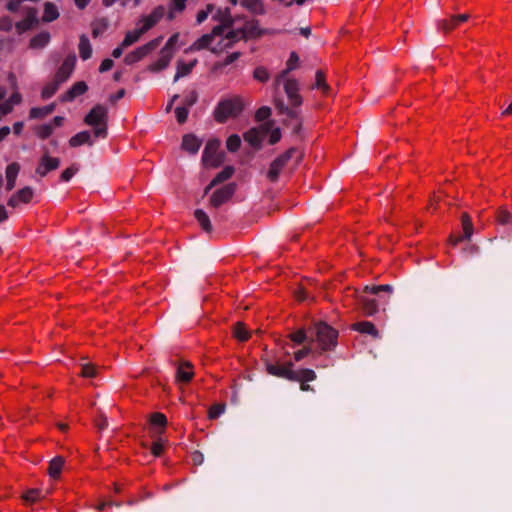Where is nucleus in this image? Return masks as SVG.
I'll return each instance as SVG.
<instances>
[{"label": "nucleus", "mask_w": 512, "mask_h": 512, "mask_svg": "<svg viewBox=\"0 0 512 512\" xmlns=\"http://www.w3.org/2000/svg\"><path fill=\"white\" fill-rule=\"evenodd\" d=\"M188 114H189V109L187 107L179 106L175 109V115H176L177 121L180 124H183L186 122V120L188 118Z\"/></svg>", "instance_id": "obj_54"}, {"label": "nucleus", "mask_w": 512, "mask_h": 512, "mask_svg": "<svg viewBox=\"0 0 512 512\" xmlns=\"http://www.w3.org/2000/svg\"><path fill=\"white\" fill-rule=\"evenodd\" d=\"M61 84L62 83H58V81L56 79H54L52 82L48 83L43 88V90L41 92L42 98L48 99V98L52 97L56 93V91L58 90V88Z\"/></svg>", "instance_id": "obj_46"}, {"label": "nucleus", "mask_w": 512, "mask_h": 512, "mask_svg": "<svg viewBox=\"0 0 512 512\" xmlns=\"http://www.w3.org/2000/svg\"><path fill=\"white\" fill-rule=\"evenodd\" d=\"M240 56H241L240 52H233V53L229 54L222 62L216 63L214 68L220 69L227 65H230L233 62H235L236 60H238L240 58Z\"/></svg>", "instance_id": "obj_51"}, {"label": "nucleus", "mask_w": 512, "mask_h": 512, "mask_svg": "<svg viewBox=\"0 0 512 512\" xmlns=\"http://www.w3.org/2000/svg\"><path fill=\"white\" fill-rule=\"evenodd\" d=\"M461 221L463 228V238H465L466 241H470L474 232L471 218L467 213H463L461 216Z\"/></svg>", "instance_id": "obj_35"}, {"label": "nucleus", "mask_w": 512, "mask_h": 512, "mask_svg": "<svg viewBox=\"0 0 512 512\" xmlns=\"http://www.w3.org/2000/svg\"><path fill=\"white\" fill-rule=\"evenodd\" d=\"M34 195V191L31 187L27 186L13 194L8 200V206L16 208L21 203H29Z\"/></svg>", "instance_id": "obj_17"}, {"label": "nucleus", "mask_w": 512, "mask_h": 512, "mask_svg": "<svg viewBox=\"0 0 512 512\" xmlns=\"http://www.w3.org/2000/svg\"><path fill=\"white\" fill-rule=\"evenodd\" d=\"M312 351H313V349H312V347L310 345L305 346L302 349L296 351L294 353L295 361H301L302 359H304L305 357L310 355L312 353Z\"/></svg>", "instance_id": "obj_55"}, {"label": "nucleus", "mask_w": 512, "mask_h": 512, "mask_svg": "<svg viewBox=\"0 0 512 512\" xmlns=\"http://www.w3.org/2000/svg\"><path fill=\"white\" fill-rule=\"evenodd\" d=\"M277 109L281 114H286L287 116L291 118H297V113L295 111H292L287 106H285L282 102L277 103Z\"/></svg>", "instance_id": "obj_59"}, {"label": "nucleus", "mask_w": 512, "mask_h": 512, "mask_svg": "<svg viewBox=\"0 0 512 512\" xmlns=\"http://www.w3.org/2000/svg\"><path fill=\"white\" fill-rule=\"evenodd\" d=\"M394 291V288L392 285L385 284V285H374V286H365L364 292L374 294L379 296L381 292H385L388 295H391Z\"/></svg>", "instance_id": "obj_41"}, {"label": "nucleus", "mask_w": 512, "mask_h": 512, "mask_svg": "<svg viewBox=\"0 0 512 512\" xmlns=\"http://www.w3.org/2000/svg\"><path fill=\"white\" fill-rule=\"evenodd\" d=\"M321 351L333 350L337 345L338 332L325 322H315L312 328Z\"/></svg>", "instance_id": "obj_4"}, {"label": "nucleus", "mask_w": 512, "mask_h": 512, "mask_svg": "<svg viewBox=\"0 0 512 512\" xmlns=\"http://www.w3.org/2000/svg\"><path fill=\"white\" fill-rule=\"evenodd\" d=\"M496 221L500 225H509L512 223V214L504 207L499 208L496 213Z\"/></svg>", "instance_id": "obj_43"}, {"label": "nucleus", "mask_w": 512, "mask_h": 512, "mask_svg": "<svg viewBox=\"0 0 512 512\" xmlns=\"http://www.w3.org/2000/svg\"><path fill=\"white\" fill-rule=\"evenodd\" d=\"M298 154L297 163L302 159V153L298 152L296 148H290L280 156H278L271 164L266 173V177L271 182L278 180L279 174L283 167L288 163L294 154Z\"/></svg>", "instance_id": "obj_6"}, {"label": "nucleus", "mask_w": 512, "mask_h": 512, "mask_svg": "<svg viewBox=\"0 0 512 512\" xmlns=\"http://www.w3.org/2000/svg\"><path fill=\"white\" fill-rule=\"evenodd\" d=\"M59 17V12L57 7L50 2L45 3L44 13L42 16V20L44 22H51Z\"/></svg>", "instance_id": "obj_38"}, {"label": "nucleus", "mask_w": 512, "mask_h": 512, "mask_svg": "<svg viewBox=\"0 0 512 512\" xmlns=\"http://www.w3.org/2000/svg\"><path fill=\"white\" fill-rule=\"evenodd\" d=\"M235 31H239L240 39L259 38L266 33V30L260 27L259 21L255 19L246 21L242 28Z\"/></svg>", "instance_id": "obj_13"}, {"label": "nucleus", "mask_w": 512, "mask_h": 512, "mask_svg": "<svg viewBox=\"0 0 512 512\" xmlns=\"http://www.w3.org/2000/svg\"><path fill=\"white\" fill-rule=\"evenodd\" d=\"M50 41V34L48 32H41L30 40V47L33 49L44 48Z\"/></svg>", "instance_id": "obj_33"}, {"label": "nucleus", "mask_w": 512, "mask_h": 512, "mask_svg": "<svg viewBox=\"0 0 512 512\" xmlns=\"http://www.w3.org/2000/svg\"><path fill=\"white\" fill-rule=\"evenodd\" d=\"M240 40L239 31L229 30L227 32H218L213 34L211 32L202 35L191 46L186 49V52L200 51L208 49L213 54H221Z\"/></svg>", "instance_id": "obj_1"}, {"label": "nucleus", "mask_w": 512, "mask_h": 512, "mask_svg": "<svg viewBox=\"0 0 512 512\" xmlns=\"http://www.w3.org/2000/svg\"><path fill=\"white\" fill-rule=\"evenodd\" d=\"M88 89V86L85 82L79 81L73 84V86L62 95V101H72L75 97L84 94Z\"/></svg>", "instance_id": "obj_24"}, {"label": "nucleus", "mask_w": 512, "mask_h": 512, "mask_svg": "<svg viewBox=\"0 0 512 512\" xmlns=\"http://www.w3.org/2000/svg\"><path fill=\"white\" fill-rule=\"evenodd\" d=\"M226 410L225 403H217L210 407L208 412L209 419H216L221 416Z\"/></svg>", "instance_id": "obj_48"}, {"label": "nucleus", "mask_w": 512, "mask_h": 512, "mask_svg": "<svg viewBox=\"0 0 512 512\" xmlns=\"http://www.w3.org/2000/svg\"><path fill=\"white\" fill-rule=\"evenodd\" d=\"M236 191V184L229 183L221 188L216 189L210 196L209 204L213 208H218L227 203Z\"/></svg>", "instance_id": "obj_9"}, {"label": "nucleus", "mask_w": 512, "mask_h": 512, "mask_svg": "<svg viewBox=\"0 0 512 512\" xmlns=\"http://www.w3.org/2000/svg\"><path fill=\"white\" fill-rule=\"evenodd\" d=\"M470 18L469 14H460L451 16L450 20H441L438 22L439 29L449 32L460 22H465Z\"/></svg>", "instance_id": "obj_21"}, {"label": "nucleus", "mask_w": 512, "mask_h": 512, "mask_svg": "<svg viewBox=\"0 0 512 512\" xmlns=\"http://www.w3.org/2000/svg\"><path fill=\"white\" fill-rule=\"evenodd\" d=\"M234 167L226 166L222 171H220L213 179L212 185H218L232 177L234 174Z\"/></svg>", "instance_id": "obj_40"}, {"label": "nucleus", "mask_w": 512, "mask_h": 512, "mask_svg": "<svg viewBox=\"0 0 512 512\" xmlns=\"http://www.w3.org/2000/svg\"><path fill=\"white\" fill-rule=\"evenodd\" d=\"M20 171V165L16 162L9 164L6 167V189L12 190L16 185V179Z\"/></svg>", "instance_id": "obj_25"}, {"label": "nucleus", "mask_w": 512, "mask_h": 512, "mask_svg": "<svg viewBox=\"0 0 512 512\" xmlns=\"http://www.w3.org/2000/svg\"><path fill=\"white\" fill-rule=\"evenodd\" d=\"M84 122L94 128L93 134L96 138H106L108 125V110L103 105L94 106L85 116Z\"/></svg>", "instance_id": "obj_3"}, {"label": "nucleus", "mask_w": 512, "mask_h": 512, "mask_svg": "<svg viewBox=\"0 0 512 512\" xmlns=\"http://www.w3.org/2000/svg\"><path fill=\"white\" fill-rule=\"evenodd\" d=\"M81 366V376L86 379H95L98 377V368L88 362L86 358H83L80 363Z\"/></svg>", "instance_id": "obj_28"}, {"label": "nucleus", "mask_w": 512, "mask_h": 512, "mask_svg": "<svg viewBox=\"0 0 512 512\" xmlns=\"http://www.w3.org/2000/svg\"><path fill=\"white\" fill-rule=\"evenodd\" d=\"M196 64L197 59H194L189 63H185L183 60H178L176 63V74L174 76V82H177L180 78L190 74Z\"/></svg>", "instance_id": "obj_26"}, {"label": "nucleus", "mask_w": 512, "mask_h": 512, "mask_svg": "<svg viewBox=\"0 0 512 512\" xmlns=\"http://www.w3.org/2000/svg\"><path fill=\"white\" fill-rule=\"evenodd\" d=\"M79 171V167L76 164L71 165L67 169H65L61 175V181L68 182L77 172Z\"/></svg>", "instance_id": "obj_53"}, {"label": "nucleus", "mask_w": 512, "mask_h": 512, "mask_svg": "<svg viewBox=\"0 0 512 512\" xmlns=\"http://www.w3.org/2000/svg\"><path fill=\"white\" fill-rule=\"evenodd\" d=\"M61 164V160L58 157L50 155L47 147H42V155L39 158L38 165L35 168V174L44 178L49 172L57 170Z\"/></svg>", "instance_id": "obj_7"}, {"label": "nucleus", "mask_w": 512, "mask_h": 512, "mask_svg": "<svg viewBox=\"0 0 512 512\" xmlns=\"http://www.w3.org/2000/svg\"><path fill=\"white\" fill-rule=\"evenodd\" d=\"M215 10V6L213 4H207L206 7L200 11H198L196 15V23H203L210 14H212Z\"/></svg>", "instance_id": "obj_47"}, {"label": "nucleus", "mask_w": 512, "mask_h": 512, "mask_svg": "<svg viewBox=\"0 0 512 512\" xmlns=\"http://www.w3.org/2000/svg\"><path fill=\"white\" fill-rule=\"evenodd\" d=\"M240 145H241V139L238 135L233 134L228 137L227 142H226V147H227L228 151L236 152L240 148Z\"/></svg>", "instance_id": "obj_49"}, {"label": "nucleus", "mask_w": 512, "mask_h": 512, "mask_svg": "<svg viewBox=\"0 0 512 512\" xmlns=\"http://www.w3.org/2000/svg\"><path fill=\"white\" fill-rule=\"evenodd\" d=\"M270 115L271 109L267 106H263L257 110L255 117L258 121H263L267 119Z\"/></svg>", "instance_id": "obj_58"}, {"label": "nucleus", "mask_w": 512, "mask_h": 512, "mask_svg": "<svg viewBox=\"0 0 512 512\" xmlns=\"http://www.w3.org/2000/svg\"><path fill=\"white\" fill-rule=\"evenodd\" d=\"M285 93L293 106H300L302 104V98L298 94L299 84L295 79H287L284 83Z\"/></svg>", "instance_id": "obj_18"}, {"label": "nucleus", "mask_w": 512, "mask_h": 512, "mask_svg": "<svg viewBox=\"0 0 512 512\" xmlns=\"http://www.w3.org/2000/svg\"><path fill=\"white\" fill-rule=\"evenodd\" d=\"M194 375L193 366L190 362H181L176 369V380L180 382H189Z\"/></svg>", "instance_id": "obj_19"}, {"label": "nucleus", "mask_w": 512, "mask_h": 512, "mask_svg": "<svg viewBox=\"0 0 512 512\" xmlns=\"http://www.w3.org/2000/svg\"><path fill=\"white\" fill-rule=\"evenodd\" d=\"M325 76L321 70L316 71L314 88L325 86Z\"/></svg>", "instance_id": "obj_61"}, {"label": "nucleus", "mask_w": 512, "mask_h": 512, "mask_svg": "<svg viewBox=\"0 0 512 512\" xmlns=\"http://www.w3.org/2000/svg\"><path fill=\"white\" fill-rule=\"evenodd\" d=\"M149 420H150V424L154 428H159V431H157V433L161 434L163 429H164V427L167 424L166 416L164 414L160 413V412H155V413L151 414Z\"/></svg>", "instance_id": "obj_37"}, {"label": "nucleus", "mask_w": 512, "mask_h": 512, "mask_svg": "<svg viewBox=\"0 0 512 512\" xmlns=\"http://www.w3.org/2000/svg\"><path fill=\"white\" fill-rule=\"evenodd\" d=\"M31 27V21L29 19L22 20L16 23V29L19 33H22Z\"/></svg>", "instance_id": "obj_62"}, {"label": "nucleus", "mask_w": 512, "mask_h": 512, "mask_svg": "<svg viewBox=\"0 0 512 512\" xmlns=\"http://www.w3.org/2000/svg\"><path fill=\"white\" fill-rule=\"evenodd\" d=\"M242 5L256 15H264L266 12L262 0H243Z\"/></svg>", "instance_id": "obj_30"}, {"label": "nucleus", "mask_w": 512, "mask_h": 512, "mask_svg": "<svg viewBox=\"0 0 512 512\" xmlns=\"http://www.w3.org/2000/svg\"><path fill=\"white\" fill-rule=\"evenodd\" d=\"M187 0H172L170 11L168 13V19L172 20L175 17V13H181L186 7Z\"/></svg>", "instance_id": "obj_44"}, {"label": "nucleus", "mask_w": 512, "mask_h": 512, "mask_svg": "<svg viewBox=\"0 0 512 512\" xmlns=\"http://www.w3.org/2000/svg\"><path fill=\"white\" fill-rule=\"evenodd\" d=\"M358 300L362 304L363 310L366 315L372 316L378 312V300L367 298L364 295L358 296Z\"/></svg>", "instance_id": "obj_27"}, {"label": "nucleus", "mask_w": 512, "mask_h": 512, "mask_svg": "<svg viewBox=\"0 0 512 512\" xmlns=\"http://www.w3.org/2000/svg\"><path fill=\"white\" fill-rule=\"evenodd\" d=\"M198 100V94L196 91L189 92L188 95L184 98V107H187L188 109L192 107Z\"/></svg>", "instance_id": "obj_57"}, {"label": "nucleus", "mask_w": 512, "mask_h": 512, "mask_svg": "<svg viewBox=\"0 0 512 512\" xmlns=\"http://www.w3.org/2000/svg\"><path fill=\"white\" fill-rule=\"evenodd\" d=\"M42 497L43 496L40 489H29L22 495L23 500H25L26 502H35L41 499Z\"/></svg>", "instance_id": "obj_50"}, {"label": "nucleus", "mask_w": 512, "mask_h": 512, "mask_svg": "<svg viewBox=\"0 0 512 512\" xmlns=\"http://www.w3.org/2000/svg\"><path fill=\"white\" fill-rule=\"evenodd\" d=\"M253 77L260 82H266L269 79V72L265 67L259 66L255 68Z\"/></svg>", "instance_id": "obj_52"}, {"label": "nucleus", "mask_w": 512, "mask_h": 512, "mask_svg": "<svg viewBox=\"0 0 512 512\" xmlns=\"http://www.w3.org/2000/svg\"><path fill=\"white\" fill-rule=\"evenodd\" d=\"M298 62H299V57H298L297 53L296 52H291L290 56H289V59L287 60V63H286L287 71L291 72L294 69H296V67L298 65Z\"/></svg>", "instance_id": "obj_56"}, {"label": "nucleus", "mask_w": 512, "mask_h": 512, "mask_svg": "<svg viewBox=\"0 0 512 512\" xmlns=\"http://www.w3.org/2000/svg\"><path fill=\"white\" fill-rule=\"evenodd\" d=\"M79 54L83 60L89 59L92 55V47H91L90 41L86 35L80 36Z\"/></svg>", "instance_id": "obj_32"}, {"label": "nucleus", "mask_w": 512, "mask_h": 512, "mask_svg": "<svg viewBox=\"0 0 512 512\" xmlns=\"http://www.w3.org/2000/svg\"><path fill=\"white\" fill-rule=\"evenodd\" d=\"M114 65V62L111 59H104L99 67V72L103 73L110 70Z\"/></svg>", "instance_id": "obj_63"}, {"label": "nucleus", "mask_w": 512, "mask_h": 512, "mask_svg": "<svg viewBox=\"0 0 512 512\" xmlns=\"http://www.w3.org/2000/svg\"><path fill=\"white\" fill-rule=\"evenodd\" d=\"M54 109H55L54 104H49V105L43 106V107H34V108H31V110L29 112V116L32 119L43 118V117L51 114L54 111Z\"/></svg>", "instance_id": "obj_34"}, {"label": "nucleus", "mask_w": 512, "mask_h": 512, "mask_svg": "<svg viewBox=\"0 0 512 512\" xmlns=\"http://www.w3.org/2000/svg\"><path fill=\"white\" fill-rule=\"evenodd\" d=\"M192 461L195 465H201L204 462V455L200 451L192 453Z\"/></svg>", "instance_id": "obj_64"}, {"label": "nucleus", "mask_w": 512, "mask_h": 512, "mask_svg": "<svg viewBox=\"0 0 512 512\" xmlns=\"http://www.w3.org/2000/svg\"><path fill=\"white\" fill-rule=\"evenodd\" d=\"M219 145L220 142L217 139H211L207 142L202 154V162L204 165L217 167L220 164L221 160L217 156Z\"/></svg>", "instance_id": "obj_10"}, {"label": "nucleus", "mask_w": 512, "mask_h": 512, "mask_svg": "<svg viewBox=\"0 0 512 512\" xmlns=\"http://www.w3.org/2000/svg\"><path fill=\"white\" fill-rule=\"evenodd\" d=\"M54 131V126L51 123L42 124L35 128V134L41 138H48Z\"/></svg>", "instance_id": "obj_45"}, {"label": "nucleus", "mask_w": 512, "mask_h": 512, "mask_svg": "<svg viewBox=\"0 0 512 512\" xmlns=\"http://www.w3.org/2000/svg\"><path fill=\"white\" fill-rule=\"evenodd\" d=\"M165 9L162 6L156 7L149 15L142 17L138 23L137 28L143 34L156 25L164 16Z\"/></svg>", "instance_id": "obj_12"}, {"label": "nucleus", "mask_w": 512, "mask_h": 512, "mask_svg": "<svg viewBox=\"0 0 512 512\" xmlns=\"http://www.w3.org/2000/svg\"><path fill=\"white\" fill-rule=\"evenodd\" d=\"M268 130V124H262L259 127L251 128L244 134V140L251 146L259 147Z\"/></svg>", "instance_id": "obj_14"}, {"label": "nucleus", "mask_w": 512, "mask_h": 512, "mask_svg": "<svg viewBox=\"0 0 512 512\" xmlns=\"http://www.w3.org/2000/svg\"><path fill=\"white\" fill-rule=\"evenodd\" d=\"M142 35H143V33L140 32V30L138 28L127 32L122 41V46L123 47L131 46L132 44L136 43Z\"/></svg>", "instance_id": "obj_42"}, {"label": "nucleus", "mask_w": 512, "mask_h": 512, "mask_svg": "<svg viewBox=\"0 0 512 512\" xmlns=\"http://www.w3.org/2000/svg\"><path fill=\"white\" fill-rule=\"evenodd\" d=\"M289 338L297 345L303 344L305 342H313V338H309L307 336V330L303 327L299 328L297 331L291 333Z\"/></svg>", "instance_id": "obj_36"}, {"label": "nucleus", "mask_w": 512, "mask_h": 512, "mask_svg": "<svg viewBox=\"0 0 512 512\" xmlns=\"http://www.w3.org/2000/svg\"><path fill=\"white\" fill-rule=\"evenodd\" d=\"M233 336L239 341H246L250 337V331L242 322H237L233 327Z\"/></svg>", "instance_id": "obj_39"}, {"label": "nucleus", "mask_w": 512, "mask_h": 512, "mask_svg": "<svg viewBox=\"0 0 512 512\" xmlns=\"http://www.w3.org/2000/svg\"><path fill=\"white\" fill-rule=\"evenodd\" d=\"M83 144L92 146L94 141L89 131H81L69 139V146L76 148Z\"/></svg>", "instance_id": "obj_23"}, {"label": "nucleus", "mask_w": 512, "mask_h": 512, "mask_svg": "<svg viewBox=\"0 0 512 512\" xmlns=\"http://www.w3.org/2000/svg\"><path fill=\"white\" fill-rule=\"evenodd\" d=\"M215 12L212 14V19L214 21H218L219 24L213 27V34H216L218 32H223L226 29H229L234 24V19L231 16L230 9H217L214 10Z\"/></svg>", "instance_id": "obj_11"}, {"label": "nucleus", "mask_w": 512, "mask_h": 512, "mask_svg": "<svg viewBox=\"0 0 512 512\" xmlns=\"http://www.w3.org/2000/svg\"><path fill=\"white\" fill-rule=\"evenodd\" d=\"M175 50H168V48H162L160 51L159 58L148 66V70L154 73L160 72L169 66L171 59L173 58Z\"/></svg>", "instance_id": "obj_16"}, {"label": "nucleus", "mask_w": 512, "mask_h": 512, "mask_svg": "<svg viewBox=\"0 0 512 512\" xmlns=\"http://www.w3.org/2000/svg\"><path fill=\"white\" fill-rule=\"evenodd\" d=\"M21 101H22V96L20 95V93L15 92V93H13V94L11 95V97H10L8 100H6L5 102H6V104H9V105H10V107H11V110H13L14 105H18V104H20V103H21Z\"/></svg>", "instance_id": "obj_60"}, {"label": "nucleus", "mask_w": 512, "mask_h": 512, "mask_svg": "<svg viewBox=\"0 0 512 512\" xmlns=\"http://www.w3.org/2000/svg\"><path fill=\"white\" fill-rule=\"evenodd\" d=\"M202 141L194 134H186L183 136L181 147L191 154H196L200 149Z\"/></svg>", "instance_id": "obj_20"}, {"label": "nucleus", "mask_w": 512, "mask_h": 512, "mask_svg": "<svg viewBox=\"0 0 512 512\" xmlns=\"http://www.w3.org/2000/svg\"><path fill=\"white\" fill-rule=\"evenodd\" d=\"M75 63V54L67 56L66 59L63 61L62 65L59 67L54 79H56L58 83H64L72 74L75 67Z\"/></svg>", "instance_id": "obj_15"}, {"label": "nucleus", "mask_w": 512, "mask_h": 512, "mask_svg": "<svg viewBox=\"0 0 512 512\" xmlns=\"http://www.w3.org/2000/svg\"><path fill=\"white\" fill-rule=\"evenodd\" d=\"M243 110V101L240 97L221 100L214 109V118L224 123L228 118L237 117Z\"/></svg>", "instance_id": "obj_5"}, {"label": "nucleus", "mask_w": 512, "mask_h": 512, "mask_svg": "<svg viewBox=\"0 0 512 512\" xmlns=\"http://www.w3.org/2000/svg\"><path fill=\"white\" fill-rule=\"evenodd\" d=\"M352 328L360 333L370 335L374 339H379L381 337L379 330L372 322L369 321L355 323Z\"/></svg>", "instance_id": "obj_22"}, {"label": "nucleus", "mask_w": 512, "mask_h": 512, "mask_svg": "<svg viewBox=\"0 0 512 512\" xmlns=\"http://www.w3.org/2000/svg\"><path fill=\"white\" fill-rule=\"evenodd\" d=\"M162 38H155L148 43L136 48L135 50L129 52L125 58L124 62L128 65L134 64L144 57H146L148 54H150L152 51H154L160 44Z\"/></svg>", "instance_id": "obj_8"}, {"label": "nucleus", "mask_w": 512, "mask_h": 512, "mask_svg": "<svg viewBox=\"0 0 512 512\" xmlns=\"http://www.w3.org/2000/svg\"><path fill=\"white\" fill-rule=\"evenodd\" d=\"M265 369L268 374L276 376L291 382H299L305 384L308 382L315 381L317 376L312 369H293V363L287 362L281 364L279 361H272L268 357H263Z\"/></svg>", "instance_id": "obj_2"}, {"label": "nucleus", "mask_w": 512, "mask_h": 512, "mask_svg": "<svg viewBox=\"0 0 512 512\" xmlns=\"http://www.w3.org/2000/svg\"><path fill=\"white\" fill-rule=\"evenodd\" d=\"M194 217L196 218V220L200 224V226L203 229V231H205L207 233L212 232L213 228H212V224H211L210 218H209L208 214L204 210L196 209L194 211Z\"/></svg>", "instance_id": "obj_29"}, {"label": "nucleus", "mask_w": 512, "mask_h": 512, "mask_svg": "<svg viewBox=\"0 0 512 512\" xmlns=\"http://www.w3.org/2000/svg\"><path fill=\"white\" fill-rule=\"evenodd\" d=\"M64 458L61 456L54 457L50 463L48 468V474L51 478H57L63 468Z\"/></svg>", "instance_id": "obj_31"}]
</instances>
